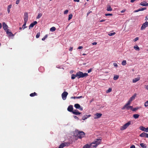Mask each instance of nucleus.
<instances>
[{"instance_id":"1","label":"nucleus","mask_w":148,"mask_h":148,"mask_svg":"<svg viewBox=\"0 0 148 148\" xmlns=\"http://www.w3.org/2000/svg\"><path fill=\"white\" fill-rule=\"evenodd\" d=\"M88 75L87 73H83L82 72L79 71L76 73L75 75L73 74L71 75V78L72 79H73L76 77H77L78 79L80 78H83L86 77L88 76Z\"/></svg>"},{"instance_id":"2","label":"nucleus","mask_w":148,"mask_h":148,"mask_svg":"<svg viewBox=\"0 0 148 148\" xmlns=\"http://www.w3.org/2000/svg\"><path fill=\"white\" fill-rule=\"evenodd\" d=\"M75 132L76 134V136H77L79 138H81L84 137L85 135V133L84 132L82 131H79L78 130H75Z\"/></svg>"},{"instance_id":"3","label":"nucleus","mask_w":148,"mask_h":148,"mask_svg":"<svg viewBox=\"0 0 148 148\" xmlns=\"http://www.w3.org/2000/svg\"><path fill=\"white\" fill-rule=\"evenodd\" d=\"M131 123V122L130 121L127 123L123 125L121 127V130H124L127 128Z\"/></svg>"},{"instance_id":"4","label":"nucleus","mask_w":148,"mask_h":148,"mask_svg":"<svg viewBox=\"0 0 148 148\" xmlns=\"http://www.w3.org/2000/svg\"><path fill=\"white\" fill-rule=\"evenodd\" d=\"M148 26V22L146 21L142 24L141 27V30H143V29H144Z\"/></svg>"},{"instance_id":"5","label":"nucleus","mask_w":148,"mask_h":148,"mask_svg":"<svg viewBox=\"0 0 148 148\" xmlns=\"http://www.w3.org/2000/svg\"><path fill=\"white\" fill-rule=\"evenodd\" d=\"M68 95V93L66 91L64 92L62 94V99L63 100H65L66 98V97Z\"/></svg>"},{"instance_id":"6","label":"nucleus","mask_w":148,"mask_h":148,"mask_svg":"<svg viewBox=\"0 0 148 148\" xmlns=\"http://www.w3.org/2000/svg\"><path fill=\"white\" fill-rule=\"evenodd\" d=\"M139 136L142 137H143V138H148V134H147V133H146L145 132H143Z\"/></svg>"},{"instance_id":"7","label":"nucleus","mask_w":148,"mask_h":148,"mask_svg":"<svg viewBox=\"0 0 148 148\" xmlns=\"http://www.w3.org/2000/svg\"><path fill=\"white\" fill-rule=\"evenodd\" d=\"M101 141V139H96L94 143L95 144V145L97 146L100 143Z\"/></svg>"},{"instance_id":"8","label":"nucleus","mask_w":148,"mask_h":148,"mask_svg":"<svg viewBox=\"0 0 148 148\" xmlns=\"http://www.w3.org/2000/svg\"><path fill=\"white\" fill-rule=\"evenodd\" d=\"M24 21L27 22L28 20V14L27 12H25L24 14Z\"/></svg>"},{"instance_id":"9","label":"nucleus","mask_w":148,"mask_h":148,"mask_svg":"<svg viewBox=\"0 0 148 148\" xmlns=\"http://www.w3.org/2000/svg\"><path fill=\"white\" fill-rule=\"evenodd\" d=\"M7 34H8L10 37L14 36V35L11 32L9 31V29H8L6 31Z\"/></svg>"},{"instance_id":"10","label":"nucleus","mask_w":148,"mask_h":148,"mask_svg":"<svg viewBox=\"0 0 148 148\" xmlns=\"http://www.w3.org/2000/svg\"><path fill=\"white\" fill-rule=\"evenodd\" d=\"M73 106L72 105H69L68 108H67V110L69 112H72H72L73 111Z\"/></svg>"},{"instance_id":"11","label":"nucleus","mask_w":148,"mask_h":148,"mask_svg":"<svg viewBox=\"0 0 148 148\" xmlns=\"http://www.w3.org/2000/svg\"><path fill=\"white\" fill-rule=\"evenodd\" d=\"M37 23V22L36 21H34L33 23H32L29 26V29H30L31 28H32L34 25Z\"/></svg>"},{"instance_id":"12","label":"nucleus","mask_w":148,"mask_h":148,"mask_svg":"<svg viewBox=\"0 0 148 148\" xmlns=\"http://www.w3.org/2000/svg\"><path fill=\"white\" fill-rule=\"evenodd\" d=\"M72 113L75 115H79L81 114V113L79 112L77 110H73V112H72Z\"/></svg>"},{"instance_id":"13","label":"nucleus","mask_w":148,"mask_h":148,"mask_svg":"<svg viewBox=\"0 0 148 148\" xmlns=\"http://www.w3.org/2000/svg\"><path fill=\"white\" fill-rule=\"evenodd\" d=\"M102 115V114L101 113H96L95 115V116L94 117V119H98Z\"/></svg>"},{"instance_id":"14","label":"nucleus","mask_w":148,"mask_h":148,"mask_svg":"<svg viewBox=\"0 0 148 148\" xmlns=\"http://www.w3.org/2000/svg\"><path fill=\"white\" fill-rule=\"evenodd\" d=\"M140 5L144 6H148V3L146 1H143L140 3Z\"/></svg>"},{"instance_id":"15","label":"nucleus","mask_w":148,"mask_h":148,"mask_svg":"<svg viewBox=\"0 0 148 148\" xmlns=\"http://www.w3.org/2000/svg\"><path fill=\"white\" fill-rule=\"evenodd\" d=\"M3 29L5 30L6 31L7 30V28H8V26L6 24L5 22H3Z\"/></svg>"},{"instance_id":"16","label":"nucleus","mask_w":148,"mask_h":148,"mask_svg":"<svg viewBox=\"0 0 148 148\" xmlns=\"http://www.w3.org/2000/svg\"><path fill=\"white\" fill-rule=\"evenodd\" d=\"M136 96V93L133 96H132L130 98V99H129L130 101L131 102L133 100L135 99V97Z\"/></svg>"},{"instance_id":"17","label":"nucleus","mask_w":148,"mask_h":148,"mask_svg":"<svg viewBox=\"0 0 148 148\" xmlns=\"http://www.w3.org/2000/svg\"><path fill=\"white\" fill-rule=\"evenodd\" d=\"M90 115H84L82 118V119L83 120H85L86 119H87L88 117L91 116Z\"/></svg>"},{"instance_id":"18","label":"nucleus","mask_w":148,"mask_h":148,"mask_svg":"<svg viewBox=\"0 0 148 148\" xmlns=\"http://www.w3.org/2000/svg\"><path fill=\"white\" fill-rule=\"evenodd\" d=\"M12 6V5L11 4H10L8 6L7 11L8 14H9L10 12V9L11 8Z\"/></svg>"},{"instance_id":"19","label":"nucleus","mask_w":148,"mask_h":148,"mask_svg":"<svg viewBox=\"0 0 148 148\" xmlns=\"http://www.w3.org/2000/svg\"><path fill=\"white\" fill-rule=\"evenodd\" d=\"M140 79V77H137L133 79L132 82L133 83H135L139 81Z\"/></svg>"},{"instance_id":"20","label":"nucleus","mask_w":148,"mask_h":148,"mask_svg":"<svg viewBox=\"0 0 148 148\" xmlns=\"http://www.w3.org/2000/svg\"><path fill=\"white\" fill-rule=\"evenodd\" d=\"M140 146L143 148H146V145L144 143H141L140 144Z\"/></svg>"},{"instance_id":"21","label":"nucleus","mask_w":148,"mask_h":148,"mask_svg":"<svg viewBox=\"0 0 148 148\" xmlns=\"http://www.w3.org/2000/svg\"><path fill=\"white\" fill-rule=\"evenodd\" d=\"M82 98H83V97L82 96H80L79 97H71V99H80Z\"/></svg>"},{"instance_id":"22","label":"nucleus","mask_w":148,"mask_h":148,"mask_svg":"<svg viewBox=\"0 0 148 148\" xmlns=\"http://www.w3.org/2000/svg\"><path fill=\"white\" fill-rule=\"evenodd\" d=\"M80 106L78 103L75 104L74 105V107L77 109H78L80 107Z\"/></svg>"},{"instance_id":"23","label":"nucleus","mask_w":148,"mask_h":148,"mask_svg":"<svg viewBox=\"0 0 148 148\" xmlns=\"http://www.w3.org/2000/svg\"><path fill=\"white\" fill-rule=\"evenodd\" d=\"M62 144L63 145H64V147L65 146H67L69 145V143L68 142H64L62 143Z\"/></svg>"},{"instance_id":"24","label":"nucleus","mask_w":148,"mask_h":148,"mask_svg":"<svg viewBox=\"0 0 148 148\" xmlns=\"http://www.w3.org/2000/svg\"><path fill=\"white\" fill-rule=\"evenodd\" d=\"M139 129L145 132V128L143 126H140L139 128Z\"/></svg>"},{"instance_id":"25","label":"nucleus","mask_w":148,"mask_h":148,"mask_svg":"<svg viewBox=\"0 0 148 148\" xmlns=\"http://www.w3.org/2000/svg\"><path fill=\"white\" fill-rule=\"evenodd\" d=\"M134 48L136 50L139 51L140 50L139 47L137 45L134 46Z\"/></svg>"},{"instance_id":"26","label":"nucleus","mask_w":148,"mask_h":148,"mask_svg":"<svg viewBox=\"0 0 148 148\" xmlns=\"http://www.w3.org/2000/svg\"><path fill=\"white\" fill-rule=\"evenodd\" d=\"M139 115L137 114H135L133 115V116L135 119H137L138 118Z\"/></svg>"},{"instance_id":"27","label":"nucleus","mask_w":148,"mask_h":148,"mask_svg":"<svg viewBox=\"0 0 148 148\" xmlns=\"http://www.w3.org/2000/svg\"><path fill=\"white\" fill-rule=\"evenodd\" d=\"M119 77V76L117 75H115L113 77V79L114 80L117 79Z\"/></svg>"},{"instance_id":"28","label":"nucleus","mask_w":148,"mask_h":148,"mask_svg":"<svg viewBox=\"0 0 148 148\" xmlns=\"http://www.w3.org/2000/svg\"><path fill=\"white\" fill-rule=\"evenodd\" d=\"M37 95V94L35 92H34V93H32L30 94V96L31 97H34L35 96H36Z\"/></svg>"},{"instance_id":"29","label":"nucleus","mask_w":148,"mask_h":148,"mask_svg":"<svg viewBox=\"0 0 148 148\" xmlns=\"http://www.w3.org/2000/svg\"><path fill=\"white\" fill-rule=\"evenodd\" d=\"M56 29V28H55V27H53L50 29V31L53 32L55 31Z\"/></svg>"},{"instance_id":"30","label":"nucleus","mask_w":148,"mask_h":148,"mask_svg":"<svg viewBox=\"0 0 148 148\" xmlns=\"http://www.w3.org/2000/svg\"><path fill=\"white\" fill-rule=\"evenodd\" d=\"M107 10L108 11H111L112 10V9L110 6L107 7Z\"/></svg>"},{"instance_id":"31","label":"nucleus","mask_w":148,"mask_h":148,"mask_svg":"<svg viewBox=\"0 0 148 148\" xmlns=\"http://www.w3.org/2000/svg\"><path fill=\"white\" fill-rule=\"evenodd\" d=\"M91 147H93V148H95L97 146L95 145V144L93 142L91 144Z\"/></svg>"},{"instance_id":"32","label":"nucleus","mask_w":148,"mask_h":148,"mask_svg":"<svg viewBox=\"0 0 148 148\" xmlns=\"http://www.w3.org/2000/svg\"><path fill=\"white\" fill-rule=\"evenodd\" d=\"M129 105L126 106V104L124 106L121 108L123 110H124L125 108H126L127 110V108L128 107Z\"/></svg>"},{"instance_id":"33","label":"nucleus","mask_w":148,"mask_h":148,"mask_svg":"<svg viewBox=\"0 0 148 148\" xmlns=\"http://www.w3.org/2000/svg\"><path fill=\"white\" fill-rule=\"evenodd\" d=\"M126 61L125 60H123L122 62V64L123 65H125L126 64Z\"/></svg>"},{"instance_id":"34","label":"nucleus","mask_w":148,"mask_h":148,"mask_svg":"<svg viewBox=\"0 0 148 148\" xmlns=\"http://www.w3.org/2000/svg\"><path fill=\"white\" fill-rule=\"evenodd\" d=\"M42 16V14L41 13H39L36 17V19H38L40 18Z\"/></svg>"},{"instance_id":"35","label":"nucleus","mask_w":148,"mask_h":148,"mask_svg":"<svg viewBox=\"0 0 148 148\" xmlns=\"http://www.w3.org/2000/svg\"><path fill=\"white\" fill-rule=\"evenodd\" d=\"M90 146L88 144H86L84 146L83 148H90Z\"/></svg>"},{"instance_id":"36","label":"nucleus","mask_w":148,"mask_h":148,"mask_svg":"<svg viewBox=\"0 0 148 148\" xmlns=\"http://www.w3.org/2000/svg\"><path fill=\"white\" fill-rule=\"evenodd\" d=\"M133 107L132 106H129L127 108V110H128L129 109H131L132 110L133 109Z\"/></svg>"},{"instance_id":"37","label":"nucleus","mask_w":148,"mask_h":148,"mask_svg":"<svg viewBox=\"0 0 148 148\" xmlns=\"http://www.w3.org/2000/svg\"><path fill=\"white\" fill-rule=\"evenodd\" d=\"M47 35H46L42 39V40H44L47 37Z\"/></svg>"},{"instance_id":"38","label":"nucleus","mask_w":148,"mask_h":148,"mask_svg":"<svg viewBox=\"0 0 148 148\" xmlns=\"http://www.w3.org/2000/svg\"><path fill=\"white\" fill-rule=\"evenodd\" d=\"M112 90V89L111 88H109L106 91V92L107 93L110 92Z\"/></svg>"},{"instance_id":"39","label":"nucleus","mask_w":148,"mask_h":148,"mask_svg":"<svg viewBox=\"0 0 148 148\" xmlns=\"http://www.w3.org/2000/svg\"><path fill=\"white\" fill-rule=\"evenodd\" d=\"M40 33L39 32L36 35V38H39L40 36Z\"/></svg>"},{"instance_id":"40","label":"nucleus","mask_w":148,"mask_h":148,"mask_svg":"<svg viewBox=\"0 0 148 148\" xmlns=\"http://www.w3.org/2000/svg\"><path fill=\"white\" fill-rule=\"evenodd\" d=\"M72 16H73V15L72 14H70L69 15V16L68 20H69L71 19L72 18Z\"/></svg>"},{"instance_id":"41","label":"nucleus","mask_w":148,"mask_h":148,"mask_svg":"<svg viewBox=\"0 0 148 148\" xmlns=\"http://www.w3.org/2000/svg\"><path fill=\"white\" fill-rule=\"evenodd\" d=\"M139 108L138 107H137L134 108H133V109L132 110V111H136V110H138Z\"/></svg>"},{"instance_id":"42","label":"nucleus","mask_w":148,"mask_h":148,"mask_svg":"<svg viewBox=\"0 0 148 148\" xmlns=\"http://www.w3.org/2000/svg\"><path fill=\"white\" fill-rule=\"evenodd\" d=\"M27 23V22H25H25H24V24H23V25L22 26V28L23 29H24L25 28H26V27H25V25H26V24Z\"/></svg>"},{"instance_id":"43","label":"nucleus","mask_w":148,"mask_h":148,"mask_svg":"<svg viewBox=\"0 0 148 148\" xmlns=\"http://www.w3.org/2000/svg\"><path fill=\"white\" fill-rule=\"evenodd\" d=\"M144 106L146 107H148V101L145 103Z\"/></svg>"},{"instance_id":"44","label":"nucleus","mask_w":148,"mask_h":148,"mask_svg":"<svg viewBox=\"0 0 148 148\" xmlns=\"http://www.w3.org/2000/svg\"><path fill=\"white\" fill-rule=\"evenodd\" d=\"M146 8H139V10H140V11H143L146 10Z\"/></svg>"},{"instance_id":"45","label":"nucleus","mask_w":148,"mask_h":148,"mask_svg":"<svg viewBox=\"0 0 148 148\" xmlns=\"http://www.w3.org/2000/svg\"><path fill=\"white\" fill-rule=\"evenodd\" d=\"M115 33L114 32L112 33H110L108 34V35L110 36H112L114 35V34H115Z\"/></svg>"},{"instance_id":"46","label":"nucleus","mask_w":148,"mask_h":148,"mask_svg":"<svg viewBox=\"0 0 148 148\" xmlns=\"http://www.w3.org/2000/svg\"><path fill=\"white\" fill-rule=\"evenodd\" d=\"M131 101L129 100L128 102L126 103V106L129 105L130 104Z\"/></svg>"},{"instance_id":"47","label":"nucleus","mask_w":148,"mask_h":148,"mask_svg":"<svg viewBox=\"0 0 148 148\" xmlns=\"http://www.w3.org/2000/svg\"><path fill=\"white\" fill-rule=\"evenodd\" d=\"M64 147V145H63L62 144H61L59 147L58 148H63Z\"/></svg>"},{"instance_id":"48","label":"nucleus","mask_w":148,"mask_h":148,"mask_svg":"<svg viewBox=\"0 0 148 148\" xmlns=\"http://www.w3.org/2000/svg\"><path fill=\"white\" fill-rule=\"evenodd\" d=\"M113 64V66L114 67H115L116 68L118 66L117 64V63H114Z\"/></svg>"},{"instance_id":"49","label":"nucleus","mask_w":148,"mask_h":148,"mask_svg":"<svg viewBox=\"0 0 148 148\" xmlns=\"http://www.w3.org/2000/svg\"><path fill=\"white\" fill-rule=\"evenodd\" d=\"M68 12V10H66L64 12V14H66Z\"/></svg>"},{"instance_id":"50","label":"nucleus","mask_w":148,"mask_h":148,"mask_svg":"<svg viewBox=\"0 0 148 148\" xmlns=\"http://www.w3.org/2000/svg\"><path fill=\"white\" fill-rule=\"evenodd\" d=\"M105 15L106 16H112V14L107 13V14H106Z\"/></svg>"},{"instance_id":"51","label":"nucleus","mask_w":148,"mask_h":148,"mask_svg":"<svg viewBox=\"0 0 148 148\" xmlns=\"http://www.w3.org/2000/svg\"><path fill=\"white\" fill-rule=\"evenodd\" d=\"M138 40V38L137 37L136 38L134 39V42L136 41L137 40Z\"/></svg>"},{"instance_id":"52","label":"nucleus","mask_w":148,"mask_h":148,"mask_svg":"<svg viewBox=\"0 0 148 148\" xmlns=\"http://www.w3.org/2000/svg\"><path fill=\"white\" fill-rule=\"evenodd\" d=\"M20 0H16V3L17 4H18L19 3Z\"/></svg>"},{"instance_id":"53","label":"nucleus","mask_w":148,"mask_h":148,"mask_svg":"<svg viewBox=\"0 0 148 148\" xmlns=\"http://www.w3.org/2000/svg\"><path fill=\"white\" fill-rule=\"evenodd\" d=\"M145 132H148V127H147V128H145Z\"/></svg>"},{"instance_id":"54","label":"nucleus","mask_w":148,"mask_h":148,"mask_svg":"<svg viewBox=\"0 0 148 148\" xmlns=\"http://www.w3.org/2000/svg\"><path fill=\"white\" fill-rule=\"evenodd\" d=\"M140 11V10H139V9L136 10L134 11V12H136Z\"/></svg>"},{"instance_id":"55","label":"nucleus","mask_w":148,"mask_h":148,"mask_svg":"<svg viewBox=\"0 0 148 148\" xmlns=\"http://www.w3.org/2000/svg\"><path fill=\"white\" fill-rule=\"evenodd\" d=\"M73 117L75 119H77V120H78L79 119L76 116H73Z\"/></svg>"},{"instance_id":"56","label":"nucleus","mask_w":148,"mask_h":148,"mask_svg":"<svg viewBox=\"0 0 148 148\" xmlns=\"http://www.w3.org/2000/svg\"><path fill=\"white\" fill-rule=\"evenodd\" d=\"M130 148H135V146L134 145H132L130 147Z\"/></svg>"},{"instance_id":"57","label":"nucleus","mask_w":148,"mask_h":148,"mask_svg":"<svg viewBox=\"0 0 148 148\" xmlns=\"http://www.w3.org/2000/svg\"><path fill=\"white\" fill-rule=\"evenodd\" d=\"M78 109H79L81 111H82L83 110V108L80 106V107Z\"/></svg>"},{"instance_id":"58","label":"nucleus","mask_w":148,"mask_h":148,"mask_svg":"<svg viewBox=\"0 0 148 148\" xmlns=\"http://www.w3.org/2000/svg\"><path fill=\"white\" fill-rule=\"evenodd\" d=\"M92 69H89L88 71V73H89L90 72L92 71Z\"/></svg>"},{"instance_id":"59","label":"nucleus","mask_w":148,"mask_h":148,"mask_svg":"<svg viewBox=\"0 0 148 148\" xmlns=\"http://www.w3.org/2000/svg\"><path fill=\"white\" fill-rule=\"evenodd\" d=\"M97 43L96 42H94L92 43V44L93 45H96Z\"/></svg>"},{"instance_id":"60","label":"nucleus","mask_w":148,"mask_h":148,"mask_svg":"<svg viewBox=\"0 0 148 148\" xmlns=\"http://www.w3.org/2000/svg\"><path fill=\"white\" fill-rule=\"evenodd\" d=\"M125 11H126V10H125L124 9V10H122V11L121 12V13H123V12H125Z\"/></svg>"},{"instance_id":"61","label":"nucleus","mask_w":148,"mask_h":148,"mask_svg":"<svg viewBox=\"0 0 148 148\" xmlns=\"http://www.w3.org/2000/svg\"><path fill=\"white\" fill-rule=\"evenodd\" d=\"M83 48V47L82 46H79L78 47V49H81Z\"/></svg>"},{"instance_id":"62","label":"nucleus","mask_w":148,"mask_h":148,"mask_svg":"<svg viewBox=\"0 0 148 148\" xmlns=\"http://www.w3.org/2000/svg\"><path fill=\"white\" fill-rule=\"evenodd\" d=\"M92 12L91 11H90L89 12H88V13H87V16H88V15H89V14L90 13H91Z\"/></svg>"},{"instance_id":"63","label":"nucleus","mask_w":148,"mask_h":148,"mask_svg":"<svg viewBox=\"0 0 148 148\" xmlns=\"http://www.w3.org/2000/svg\"><path fill=\"white\" fill-rule=\"evenodd\" d=\"M73 49V48L72 47H70L69 49V51H72V49Z\"/></svg>"},{"instance_id":"64","label":"nucleus","mask_w":148,"mask_h":148,"mask_svg":"<svg viewBox=\"0 0 148 148\" xmlns=\"http://www.w3.org/2000/svg\"><path fill=\"white\" fill-rule=\"evenodd\" d=\"M75 2H78L79 1V0H73Z\"/></svg>"}]
</instances>
